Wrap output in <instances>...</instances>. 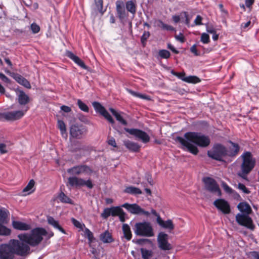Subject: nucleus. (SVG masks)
Returning a JSON list of instances; mask_svg holds the SVG:
<instances>
[{
  "label": "nucleus",
  "instance_id": "obj_1",
  "mask_svg": "<svg viewBox=\"0 0 259 259\" xmlns=\"http://www.w3.org/2000/svg\"><path fill=\"white\" fill-rule=\"evenodd\" d=\"M175 141L180 143L190 153L194 155H197L199 151L197 147L191 143L201 147H206L210 143V140L208 136L197 132H187L185 134L184 138L177 137Z\"/></svg>",
  "mask_w": 259,
  "mask_h": 259
},
{
  "label": "nucleus",
  "instance_id": "obj_2",
  "mask_svg": "<svg viewBox=\"0 0 259 259\" xmlns=\"http://www.w3.org/2000/svg\"><path fill=\"white\" fill-rule=\"evenodd\" d=\"M29 253L28 245L17 240H11L8 244L0 245V259H13L15 254L25 256Z\"/></svg>",
  "mask_w": 259,
  "mask_h": 259
},
{
  "label": "nucleus",
  "instance_id": "obj_3",
  "mask_svg": "<svg viewBox=\"0 0 259 259\" xmlns=\"http://www.w3.org/2000/svg\"><path fill=\"white\" fill-rule=\"evenodd\" d=\"M48 234V232L42 228H36L31 230L30 233L21 234L18 235L20 241L32 246L38 245L42 240L43 237Z\"/></svg>",
  "mask_w": 259,
  "mask_h": 259
},
{
  "label": "nucleus",
  "instance_id": "obj_4",
  "mask_svg": "<svg viewBox=\"0 0 259 259\" xmlns=\"http://www.w3.org/2000/svg\"><path fill=\"white\" fill-rule=\"evenodd\" d=\"M134 232L137 235L141 236L152 237L154 235L152 225L148 222L136 223Z\"/></svg>",
  "mask_w": 259,
  "mask_h": 259
},
{
  "label": "nucleus",
  "instance_id": "obj_5",
  "mask_svg": "<svg viewBox=\"0 0 259 259\" xmlns=\"http://www.w3.org/2000/svg\"><path fill=\"white\" fill-rule=\"evenodd\" d=\"M207 155L213 159L222 161L223 158L227 155V150L221 144H216L214 145L211 150L207 152Z\"/></svg>",
  "mask_w": 259,
  "mask_h": 259
},
{
  "label": "nucleus",
  "instance_id": "obj_6",
  "mask_svg": "<svg viewBox=\"0 0 259 259\" xmlns=\"http://www.w3.org/2000/svg\"><path fill=\"white\" fill-rule=\"evenodd\" d=\"M242 157L243 161L241 165V170L242 171L250 172L254 167L255 160L253 159L251 154L249 152L244 153Z\"/></svg>",
  "mask_w": 259,
  "mask_h": 259
},
{
  "label": "nucleus",
  "instance_id": "obj_7",
  "mask_svg": "<svg viewBox=\"0 0 259 259\" xmlns=\"http://www.w3.org/2000/svg\"><path fill=\"white\" fill-rule=\"evenodd\" d=\"M68 184L71 187H80L86 186L88 188L92 189L94 185L91 179L85 181L76 176L70 177L68 179Z\"/></svg>",
  "mask_w": 259,
  "mask_h": 259
},
{
  "label": "nucleus",
  "instance_id": "obj_8",
  "mask_svg": "<svg viewBox=\"0 0 259 259\" xmlns=\"http://www.w3.org/2000/svg\"><path fill=\"white\" fill-rule=\"evenodd\" d=\"M236 221L239 225L244 226L250 230L253 231L255 229L252 220L248 214L239 213L236 215Z\"/></svg>",
  "mask_w": 259,
  "mask_h": 259
},
{
  "label": "nucleus",
  "instance_id": "obj_9",
  "mask_svg": "<svg viewBox=\"0 0 259 259\" xmlns=\"http://www.w3.org/2000/svg\"><path fill=\"white\" fill-rule=\"evenodd\" d=\"M68 173L72 175H80L84 174L88 175H91L93 172V169L88 165L81 164L73 166L67 169Z\"/></svg>",
  "mask_w": 259,
  "mask_h": 259
},
{
  "label": "nucleus",
  "instance_id": "obj_10",
  "mask_svg": "<svg viewBox=\"0 0 259 259\" xmlns=\"http://www.w3.org/2000/svg\"><path fill=\"white\" fill-rule=\"evenodd\" d=\"M205 189L211 193H217L219 196L221 195V191L216 181L210 177L203 178Z\"/></svg>",
  "mask_w": 259,
  "mask_h": 259
},
{
  "label": "nucleus",
  "instance_id": "obj_11",
  "mask_svg": "<svg viewBox=\"0 0 259 259\" xmlns=\"http://www.w3.org/2000/svg\"><path fill=\"white\" fill-rule=\"evenodd\" d=\"M121 206L126 209L132 214H143L146 217H148L150 215V212L149 211L144 210L136 203L129 204L128 203H125L122 204Z\"/></svg>",
  "mask_w": 259,
  "mask_h": 259
},
{
  "label": "nucleus",
  "instance_id": "obj_12",
  "mask_svg": "<svg viewBox=\"0 0 259 259\" xmlns=\"http://www.w3.org/2000/svg\"><path fill=\"white\" fill-rule=\"evenodd\" d=\"M124 130L130 134L134 136L137 139L142 141L144 143H148L150 141L149 135L145 132L136 128H124Z\"/></svg>",
  "mask_w": 259,
  "mask_h": 259
},
{
  "label": "nucleus",
  "instance_id": "obj_13",
  "mask_svg": "<svg viewBox=\"0 0 259 259\" xmlns=\"http://www.w3.org/2000/svg\"><path fill=\"white\" fill-rule=\"evenodd\" d=\"M157 242L159 248L163 250H169L172 249V245L168 242V235L160 232L157 237Z\"/></svg>",
  "mask_w": 259,
  "mask_h": 259
},
{
  "label": "nucleus",
  "instance_id": "obj_14",
  "mask_svg": "<svg viewBox=\"0 0 259 259\" xmlns=\"http://www.w3.org/2000/svg\"><path fill=\"white\" fill-rule=\"evenodd\" d=\"M29 107H23L21 110L9 112L5 114V119L9 120H16L22 117L28 110Z\"/></svg>",
  "mask_w": 259,
  "mask_h": 259
},
{
  "label": "nucleus",
  "instance_id": "obj_15",
  "mask_svg": "<svg viewBox=\"0 0 259 259\" xmlns=\"http://www.w3.org/2000/svg\"><path fill=\"white\" fill-rule=\"evenodd\" d=\"M87 130L82 125L74 124L70 128V136L75 139H80L86 133Z\"/></svg>",
  "mask_w": 259,
  "mask_h": 259
},
{
  "label": "nucleus",
  "instance_id": "obj_16",
  "mask_svg": "<svg viewBox=\"0 0 259 259\" xmlns=\"http://www.w3.org/2000/svg\"><path fill=\"white\" fill-rule=\"evenodd\" d=\"M93 106L96 112H99L104 116L110 123L112 124L114 123V120L110 114L100 103L94 102L93 103Z\"/></svg>",
  "mask_w": 259,
  "mask_h": 259
},
{
  "label": "nucleus",
  "instance_id": "obj_17",
  "mask_svg": "<svg viewBox=\"0 0 259 259\" xmlns=\"http://www.w3.org/2000/svg\"><path fill=\"white\" fill-rule=\"evenodd\" d=\"M213 205L225 214L230 212V207L228 202L223 199H218L213 202Z\"/></svg>",
  "mask_w": 259,
  "mask_h": 259
},
{
  "label": "nucleus",
  "instance_id": "obj_18",
  "mask_svg": "<svg viewBox=\"0 0 259 259\" xmlns=\"http://www.w3.org/2000/svg\"><path fill=\"white\" fill-rule=\"evenodd\" d=\"M17 101L19 105L22 106L23 108L28 107L26 105L29 103L30 99L23 91H20L18 94Z\"/></svg>",
  "mask_w": 259,
  "mask_h": 259
},
{
  "label": "nucleus",
  "instance_id": "obj_19",
  "mask_svg": "<svg viewBox=\"0 0 259 259\" xmlns=\"http://www.w3.org/2000/svg\"><path fill=\"white\" fill-rule=\"evenodd\" d=\"M116 10L118 17L120 20L124 19L126 16L123 2L121 1L116 2Z\"/></svg>",
  "mask_w": 259,
  "mask_h": 259
},
{
  "label": "nucleus",
  "instance_id": "obj_20",
  "mask_svg": "<svg viewBox=\"0 0 259 259\" xmlns=\"http://www.w3.org/2000/svg\"><path fill=\"white\" fill-rule=\"evenodd\" d=\"M123 144L130 151L134 152H139L141 148V146L138 143L130 140L124 141Z\"/></svg>",
  "mask_w": 259,
  "mask_h": 259
},
{
  "label": "nucleus",
  "instance_id": "obj_21",
  "mask_svg": "<svg viewBox=\"0 0 259 259\" xmlns=\"http://www.w3.org/2000/svg\"><path fill=\"white\" fill-rule=\"evenodd\" d=\"M13 78L19 84L23 85L27 89L31 88V85L29 82L24 77L19 74H13Z\"/></svg>",
  "mask_w": 259,
  "mask_h": 259
},
{
  "label": "nucleus",
  "instance_id": "obj_22",
  "mask_svg": "<svg viewBox=\"0 0 259 259\" xmlns=\"http://www.w3.org/2000/svg\"><path fill=\"white\" fill-rule=\"evenodd\" d=\"M67 56L70 59H72L75 63L83 69H87V67L84 62L77 56L75 55L71 52H67Z\"/></svg>",
  "mask_w": 259,
  "mask_h": 259
},
{
  "label": "nucleus",
  "instance_id": "obj_23",
  "mask_svg": "<svg viewBox=\"0 0 259 259\" xmlns=\"http://www.w3.org/2000/svg\"><path fill=\"white\" fill-rule=\"evenodd\" d=\"M12 225L14 228L19 230L27 231L31 229L29 224L19 221H13Z\"/></svg>",
  "mask_w": 259,
  "mask_h": 259
},
{
  "label": "nucleus",
  "instance_id": "obj_24",
  "mask_svg": "<svg viewBox=\"0 0 259 259\" xmlns=\"http://www.w3.org/2000/svg\"><path fill=\"white\" fill-rule=\"evenodd\" d=\"M157 222L162 228L168 229L170 230H173L174 228V226L171 220H169L166 221H164L161 219L160 216H158L157 218Z\"/></svg>",
  "mask_w": 259,
  "mask_h": 259
},
{
  "label": "nucleus",
  "instance_id": "obj_25",
  "mask_svg": "<svg viewBox=\"0 0 259 259\" xmlns=\"http://www.w3.org/2000/svg\"><path fill=\"white\" fill-rule=\"evenodd\" d=\"M231 144L232 147L229 148V150H227V155L229 156H235L239 152L240 147L238 144L235 143L232 141H229Z\"/></svg>",
  "mask_w": 259,
  "mask_h": 259
},
{
  "label": "nucleus",
  "instance_id": "obj_26",
  "mask_svg": "<svg viewBox=\"0 0 259 259\" xmlns=\"http://www.w3.org/2000/svg\"><path fill=\"white\" fill-rule=\"evenodd\" d=\"M47 221L48 224L52 226L54 228L59 230L64 234H66L65 230L59 225V222L55 220L52 217H48Z\"/></svg>",
  "mask_w": 259,
  "mask_h": 259
},
{
  "label": "nucleus",
  "instance_id": "obj_27",
  "mask_svg": "<svg viewBox=\"0 0 259 259\" xmlns=\"http://www.w3.org/2000/svg\"><path fill=\"white\" fill-rule=\"evenodd\" d=\"M238 209L244 213L243 214H249L251 211L252 209L250 205L246 202H240L237 206Z\"/></svg>",
  "mask_w": 259,
  "mask_h": 259
},
{
  "label": "nucleus",
  "instance_id": "obj_28",
  "mask_svg": "<svg viewBox=\"0 0 259 259\" xmlns=\"http://www.w3.org/2000/svg\"><path fill=\"white\" fill-rule=\"evenodd\" d=\"M34 185L35 181L33 180H31L22 191L24 193L23 195L26 196L33 193L35 190Z\"/></svg>",
  "mask_w": 259,
  "mask_h": 259
},
{
  "label": "nucleus",
  "instance_id": "obj_29",
  "mask_svg": "<svg viewBox=\"0 0 259 259\" xmlns=\"http://www.w3.org/2000/svg\"><path fill=\"white\" fill-rule=\"evenodd\" d=\"M100 239L103 242L105 243H111L113 241L111 234L107 231L100 235Z\"/></svg>",
  "mask_w": 259,
  "mask_h": 259
},
{
  "label": "nucleus",
  "instance_id": "obj_30",
  "mask_svg": "<svg viewBox=\"0 0 259 259\" xmlns=\"http://www.w3.org/2000/svg\"><path fill=\"white\" fill-rule=\"evenodd\" d=\"M126 10L133 14L136 12V0L128 1L125 4Z\"/></svg>",
  "mask_w": 259,
  "mask_h": 259
},
{
  "label": "nucleus",
  "instance_id": "obj_31",
  "mask_svg": "<svg viewBox=\"0 0 259 259\" xmlns=\"http://www.w3.org/2000/svg\"><path fill=\"white\" fill-rule=\"evenodd\" d=\"M9 212L6 209L0 208V223L7 224L9 222Z\"/></svg>",
  "mask_w": 259,
  "mask_h": 259
},
{
  "label": "nucleus",
  "instance_id": "obj_32",
  "mask_svg": "<svg viewBox=\"0 0 259 259\" xmlns=\"http://www.w3.org/2000/svg\"><path fill=\"white\" fill-rule=\"evenodd\" d=\"M122 230L124 237L127 240H130L132 237V234L129 225L126 224H123L122 225Z\"/></svg>",
  "mask_w": 259,
  "mask_h": 259
},
{
  "label": "nucleus",
  "instance_id": "obj_33",
  "mask_svg": "<svg viewBox=\"0 0 259 259\" xmlns=\"http://www.w3.org/2000/svg\"><path fill=\"white\" fill-rule=\"evenodd\" d=\"M109 110L111 112V113L115 116L116 120L118 121L120 123L124 125H127V123L126 121L122 117V116L119 113H118L115 110L112 108H110Z\"/></svg>",
  "mask_w": 259,
  "mask_h": 259
},
{
  "label": "nucleus",
  "instance_id": "obj_34",
  "mask_svg": "<svg viewBox=\"0 0 259 259\" xmlns=\"http://www.w3.org/2000/svg\"><path fill=\"white\" fill-rule=\"evenodd\" d=\"M124 192L133 195L141 194L142 193L140 189L133 186L126 187L124 190Z\"/></svg>",
  "mask_w": 259,
  "mask_h": 259
},
{
  "label": "nucleus",
  "instance_id": "obj_35",
  "mask_svg": "<svg viewBox=\"0 0 259 259\" xmlns=\"http://www.w3.org/2000/svg\"><path fill=\"white\" fill-rule=\"evenodd\" d=\"M58 198L60 200V202L64 203L72 204V200L66 196L63 192H61L59 193Z\"/></svg>",
  "mask_w": 259,
  "mask_h": 259
},
{
  "label": "nucleus",
  "instance_id": "obj_36",
  "mask_svg": "<svg viewBox=\"0 0 259 259\" xmlns=\"http://www.w3.org/2000/svg\"><path fill=\"white\" fill-rule=\"evenodd\" d=\"M201 80L196 76H189L186 77L184 81L188 83H196L200 82Z\"/></svg>",
  "mask_w": 259,
  "mask_h": 259
},
{
  "label": "nucleus",
  "instance_id": "obj_37",
  "mask_svg": "<svg viewBox=\"0 0 259 259\" xmlns=\"http://www.w3.org/2000/svg\"><path fill=\"white\" fill-rule=\"evenodd\" d=\"M0 223V235L8 236L11 234V230Z\"/></svg>",
  "mask_w": 259,
  "mask_h": 259
},
{
  "label": "nucleus",
  "instance_id": "obj_38",
  "mask_svg": "<svg viewBox=\"0 0 259 259\" xmlns=\"http://www.w3.org/2000/svg\"><path fill=\"white\" fill-rule=\"evenodd\" d=\"M128 92L132 95H133L135 97H138V98H141L143 99H145V100H147L148 101L151 100V98H150V96H149L144 95V94H141L138 93L137 92H134L132 90H128Z\"/></svg>",
  "mask_w": 259,
  "mask_h": 259
},
{
  "label": "nucleus",
  "instance_id": "obj_39",
  "mask_svg": "<svg viewBox=\"0 0 259 259\" xmlns=\"http://www.w3.org/2000/svg\"><path fill=\"white\" fill-rule=\"evenodd\" d=\"M222 186L223 187L224 190L227 193L235 194L238 197H240V195L236 192H235L234 190H233L231 187H230L226 183H223L222 184Z\"/></svg>",
  "mask_w": 259,
  "mask_h": 259
},
{
  "label": "nucleus",
  "instance_id": "obj_40",
  "mask_svg": "<svg viewBox=\"0 0 259 259\" xmlns=\"http://www.w3.org/2000/svg\"><path fill=\"white\" fill-rule=\"evenodd\" d=\"M89 147L85 145H82L80 143H78L77 147L73 150L74 151H82L83 152L88 151Z\"/></svg>",
  "mask_w": 259,
  "mask_h": 259
},
{
  "label": "nucleus",
  "instance_id": "obj_41",
  "mask_svg": "<svg viewBox=\"0 0 259 259\" xmlns=\"http://www.w3.org/2000/svg\"><path fill=\"white\" fill-rule=\"evenodd\" d=\"M77 104L78 107L79 108V109L81 110H82L84 112H89V107L85 103H84L83 102H82V101L81 100L78 99L77 100Z\"/></svg>",
  "mask_w": 259,
  "mask_h": 259
},
{
  "label": "nucleus",
  "instance_id": "obj_42",
  "mask_svg": "<svg viewBox=\"0 0 259 259\" xmlns=\"http://www.w3.org/2000/svg\"><path fill=\"white\" fill-rule=\"evenodd\" d=\"M158 55L161 58L163 59H168L169 58L170 56V52L166 50H159L158 52Z\"/></svg>",
  "mask_w": 259,
  "mask_h": 259
},
{
  "label": "nucleus",
  "instance_id": "obj_43",
  "mask_svg": "<svg viewBox=\"0 0 259 259\" xmlns=\"http://www.w3.org/2000/svg\"><path fill=\"white\" fill-rule=\"evenodd\" d=\"M58 127L61 131V133L62 135L65 134L66 132V125L64 122L61 120H59L57 123Z\"/></svg>",
  "mask_w": 259,
  "mask_h": 259
},
{
  "label": "nucleus",
  "instance_id": "obj_44",
  "mask_svg": "<svg viewBox=\"0 0 259 259\" xmlns=\"http://www.w3.org/2000/svg\"><path fill=\"white\" fill-rule=\"evenodd\" d=\"M94 1L98 11L103 14L104 12L103 11V0H94Z\"/></svg>",
  "mask_w": 259,
  "mask_h": 259
},
{
  "label": "nucleus",
  "instance_id": "obj_45",
  "mask_svg": "<svg viewBox=\"0 0 259 259\" xmlns=\"http://www.w3.org/2000/svg\"><path fill=\"white\" fill-rule=\"evenodd\" d=\"M121 209L122 208L119 206L111 207V215L113 217L117 216L120 212H121Z\"/></svg>",
  "mask_w": 259,
  "mask_h": 259
},
{
  "label": "nucleus",
  "instance_id": "obj_46",
  "mask_svg": "<svg viewBox=\"0 0 259 259\" xmlns=\"http://www.w3.org/2000/svg\"><path fill=\"white\" fill-rule=\"evenodd\" d=\"M171 73L173 74L174 75L178 77L179 78L181 79L183 81H184V79L186 78L185 76V73L184 72H175L174 70L171 71Z\"/></svg>",
  "mask_w": 259,
  "mask_h": 259
},
{
  "label": "nucleus",
  "instance_id": "obj_47",
  "mask_svg": "<svg viewBox=\"0 0 259 259\" xmlns=\"http://www.w3.org/2000/svg\"><path fill=\"white\" fill-rule=\"evenodd\" d=\"M150 36V33L149 31H145L141 38V41L143 46H145L146 42L147 39Z\"/></svg>",
  "mask_w": 259,
  "mask_h": 259
},
{
  "label": "nucleus",
  "instance_id": "obj_48",
  "mask_svg": "<svg viewBox=\"0 0 259 259\" xmlns=\"http://www.w3.org/2000/svg\"><path fill=\"white\" fill-rule=\"evenodd\" d=\"M247 255L250 259H259V252L258 251H250L247 254Z\"/></svg>",
  "mask_w": 259,
  "mask_h": 259
},
{
  "label": "nucleus",
  "instance_id": "obj_49",
  "mask_svg": "<svg viewBox=\"0 0 259 259\" xmlns=\"http://www.w3.org/2000/svg\"><path fill=\"white\" fill-rule=\"evenodd\" d=\"M237 188L240 191H242L245 194H248L250 193V191L248 190V189H247L243 184L239 183L238 184Z\"/></svg>",
  "mask_w": 259,
  "mask_h": 259
},
{
  "label": "nucleus",
  "instance_id": "obj_50",
  "mask_svg": "<svg viewBox=\"0 0 259 259\" xmlns=\"http://www.w3.org/2000/svg\"><path fill=\"white\" fill-rule=\"evenodd\" d=\"M201 41L203 44H208L210 42V39L209 35L207 33H203L201 34Z\"/></svg>",
  "mask_w": 259,
  "mask_h": 259
},
{
  "label": "nucleus",
  "instance_id": "obj_51",
  "mask_svg": "<svg viewBox=\"0 0 259 259\" xmlns=\"http://www.w3.org/2000/svg\"><path fill=\"white\" fill-rule=\"evenodd\" d=\"M101 215L104 219H107L110 215H111L110 208H107L104 209Z\"/></svg>",
  "mask_w": 259,
  "mask_h": 259
},
{
  "label": "nucleus",
  "instance_id": "obj_52",
  "mask_svg": "<svg viewBox=\"0 0 259 259\" xmlns=\"http://www.w3.org/2000/svg\"><path fill=\"white\" fill-rule=\"evenodd\" d=\"M30 28L33 33H37L40 30L39 26L35 23H33L31 25Z\"/></svg>",
  "mask_w": 259,
  "mask_h": 259
},
{
  "label": "nucleus",
  "instance_id": "obj_53",
  "mask_svg": "<svg viewBox=\"0 0 259 259\" xmlns=\"http://www.w3.org/2000/svg\"><path fill=\"white\" fill-rule=\"evenodd\" d=\"M175 37L177 40L179 41L181 43H184L185 41V37L182 33H180L179 35H176Z\"/></svg>",
  "mask_w": 259,
  "mask_h": 259
},
{
  "label": "nucleus",
  "instance_id": "obj_54",
  "mask_svg": "<svg viewBox=\"0 0 259 259\" xmlns=\"http://www.w3.org/2000/svg\"><path fill=\"white\" fill-rule=\"evenodd\" d=\"M0 79L5 83H10L11 80L3 73L0 72Z\"/></svg>",
  "mask_w": 259,
  "mask_h": 259
},
{
  "label": "nucleus",
  "instance_id": "obj_55",
  "mask_svg": "<svg viewBox=\"0 0 259 259\" xmlns=\"http://www.w3.org/2000/svg\"><path fill=\"white\" fill-rule=\"evenodd\" d=\"M249 173V172L242 171L241 170V172H238L237 175L239 177H241V178H242L245 180L248 181V180L247 179V175Z\"/></svg>",
  "mask_w": 259,
  "mask_h": 259
},
{
  "label": "nucleus",
  "instance_id": "obj_56",
  "mask_svg": "<svg viewBox=\"0 0 259 259\" xmlns=\"http://www.w3.org/2000/svg\"><path fill=\"white\" fill-rule=\"evenodd\" d=\"M8 150H7V146L6 144L3 143L0 144V153L2 154L7 153Z\"/></svg>",
  "mask_w": 259,
  "mask_h": 259
},
{
  "label": "nucleus",
  "instance_id": "obj_57",
  "mask_svg": "<svg viewBox=\"0 0 259 259\" xmlns=\"http://www.w3.org/2000/svg\"><path fill=\"white\" fill-rule=\"evenodd\" d=\"M117 216L119 217V220L121 222H125L126 213L124 212L122 209H121V212H120Z\"/></svg>",
  "mask_w": 259,
  "mask_h": 259
},
{
  "label": "nucleus",
  "instance_id": "obj_58",
  "mask_svg": "<svg viewBox=\"0 0 259 259\" xmlns=\"http://www.w3.org/2000/svg\"><path fill=\"white\" fill-rule=\"evenodd\" d=\"M142 257L143 259H147L151 255L150 252L147 250L142 249Z\"/></svg>",
  "mask_w": 259,
  "mask_h": 259
},
{
  "label": "nucleus",
  "instance_id": "obj_59",
  "mask_svg": "<svg viewBox=\"0 0 259 259\" xmlns=\"http://www.w3.org/2000/svg\"><path fill=\"white\" fill-rule=\"evenodd\" d=\"M85 233L90 241H92L94 239L93 234L89 229H86L85 230Z\"/></svg>",
  "mask_w": 259,
  "mask_h": 259
},
{
  "label": "nucleus",
  "instance_id": "obj_60",
  "mask_svg": "<svg viewBox=\"0 0 259 259\" xmlns=\"http://www.w3.org/2000/svg\"><path fill=\"white\" fill-rule=\"evenodd\" d=\"M71 222L76 227H77L78 228H82V225L80 224V223L79 221H78L77 220H76V219H75L74 218L71 219Z\"/></svg>",
  "mask_w": 259,
  "mask_h": 259
},
{
  "label": "nucleus",
  "instance_id": "obj_61",
  "mask_svg": "<svg viewBox=\"0 0 259 259\" xmlns=\"http://www.w3.org/2000/svg\"><path fill=\"white\" fill-rule=\"evenodd\" d=\"M108 143L109 145L112 146L114 147H117L115 140L113 138H111L110 139H109L108 141Z\"/></svg>",
  "mask_w": 259,
  "mask_h": 259
},
{
  "label": "nucleus",
  "instance_id": "obj_62",
  "mask_svg": "<svg viewBox=\"0 0 259 259\" xmlns=\"http://www.w3.org/2000/svg\"><path fill=\"white\" fill-rule=\"evenodd\" d=\"M61 110L66 113L70 112L71 111V109L70 107L65 105L62 106L61 107Z\"/></svg>",
  "mask_w": 259,
  "mask_h": 259
},
{
  "label": "nucleus",
  "instance_id": "obj_63",
  "mask_svg": "<svg viewBox=\"0 0 259 259\" xmlns=\"http://www.w3.org/2000/svg\"><path fill=\"white\" fill-rule=\"evenodd\" d=\"M167 48L170 49L172 52H174L175 54H178L179 53V51L176 50L174 47L171 45L170 44H168L167 45Z\"/></svg>",
  "mask_w": 259,
  "mask_h": 259
},
{
  "label": "nucleus",
  "instance_id": "obj_64",
  "mask_svg": "<svg viewBox=\"0 0 259 259\" xmlns=\"http://www.w3.org/2000/svg\"><path fill=\"white\" fill-rule=\"evenodd\" d=\"M162 28L163 29L167 30H173L174 28L172 26L165 24L162 23Z\"/></svg>",
  "mask_w": 259,
  "mask_h": 259
}]
</instances>
